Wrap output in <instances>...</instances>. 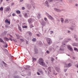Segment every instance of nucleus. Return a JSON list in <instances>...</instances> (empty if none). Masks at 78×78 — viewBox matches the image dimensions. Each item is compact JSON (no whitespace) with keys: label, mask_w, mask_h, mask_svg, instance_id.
Returning a JSON list of instances; mask_svg holds the SVG:
<instances>
[{"label":"nucleus","mask_w":78,"mask_h":78,"mask_svg":"<svg viewBox=\"0 0 78 78\" xmlns=\"http://www.w3.org/2000/svg\"><path fill=\"white\" fill-rule=\"evenodd\" d=\"M66 45V44H62V45Z\"/></svg>","instance_id":"nucleus-60"},{"label":"nucleus","mask_w":78,"mask_h":78,"mask_svg":"<svg viewBox=\"0 0 78 78\" xmlns=\"http://www.w3.org/2000/svg\"><path fill=\"white\" fill-rule=\"evenodd\" d=\"M3 8L2 7H1L0 8V11H3Z\"/></svg>","instance_id":"nucleus-18"},{"label":"nucleus","mask_w":78,"mask_h":78,"mask_svg":"<svg viewBox=\"0 0 78 78\" xmlns=\"http://www.w3.org/2000/svg\"><path fill=\"white\" fill-rule=\"evenodd\" d=\"M16 12L17 14H20V11L19 10H17L16 11Z\"/></svg>","instance_id":"nucleus-15"},{"label":"nucleus","mask_w":78,"mask_h":78,"mask_svg":"<svg viewBox=\"0 0 78 78\" xmlns=\"http://www.w3.org/2000/svg\"><path fill=\"white\" fill-rule=\"evenodd\" d=\"M16 14H15V13H13L12 14V16H16Z\"/></svg>","instance_id":"nucleus-26"},{"label":"nucleus","mask_w":78,"mask_h":78,"mask_svg":"<svg viewBox=\"0 0 78 78\" xmlns=\"http://www.w3.org/2000/svg\"><path fill=\"white\" fill-rule=\"evenodd\" d=\"M46 52L47 53H50V52H49V51H46Z\"/></svg>","instance_id":"nucleus-38"},{"label":"nucleus","mask_w":78,"mask_h":78,"mask_svg":"<svg viewBox=\"0 0 78 78\" xmlns=\"http://www.w3.org/2000/svg\"><path fill=\"white\" fill-rule=\"evenodd\" d=\"M51 33H53V31H51Z\"/></svg>","instance_id":"nucleus-50"},{"label":"nucleus","mask_w":78,"mask_h":78,"mask_svg":"<svg viewBox=\"0 0 78 78\" xmlns=\"http://www.w3.org/2000/svg\"><path fill=\"white\" fill-rule=\"evenodd\" d=\"M24 16L25 17H28L30 16V15H29V13H25L24 14Z\"/></svg>","instance_id":"nucleus-4"},{"label":"nucleus","mask_w":78,"mask_h":78,"mask_svg":"<svg viewBox=\"0 0 78 78\" xmlns=\"http://www.w3.org/2000/svg\"><path fill=\"white\" fill-rule=\"evenodd\" d=\"M39 63L40 65L41 66H44L45 65V63H44V60L42 58H40L39 59Z\"/></svg>","instance_id":"nucleus-1"},{"label":"nucleus","mask_w":78,"mask_h":78,"mask_svg":"<svg viewBox=\"0 0 78 78\" xmlns=\"http://www.w3.org/2000/svg\"><path fill=\"white\" fill-rule=\"evenodd\" d=\"M47 41L48 44H51V39L50 38H47Z\"/></svg>","instance_id":"nucleus-2"},{"label":"nucleus","mask_w":78,"mask_h":78,"mask_svg":"<svg viewBox=\"0 0 78 78\" xmlns=\"http://www.w3.org/2000/svg\"><path fill=\"white\" fill-rule=\"evenodd\" d=\"M61 21L62 23H63V22H64V19L62 18H61Z\"/></svg>","instance_id":"nucleus-17"},{"label":"nucleus","mask_w":78,"mask_h":78,"mask_svg":"<svg viewBox=\"0 0 78 78\" xmlns=\"http://www.w3.org/2000/svg\"><path fill=\"white\" fill-rule=\"evenodd\" d=\"M48 70H49L50 72H51V69H50V67H48Z\"/></svg>","instance_id":"nucleus-30"},{"label":"nucleus","mask_w":78,"mask_h":78,"mask_svg":"<svg viewBox=\"0 0 78 78\" xmlns=\"http://www.w3.org/2000/svg\"><path fill=\"white\" fill-rule=\"evenodd\" d=\"M76 67L77 68H78V65H76Z\"/></svg>","instance_id":"nucleus-43"},{"label":"nucleus","mask_w":78,"mask_h":78,"mask_svg":"<svg viewBox=\"0 0 78 78\" xmlns=\"http://www.w3.org/2000/svg\"><path fill=\"white\" fill-rule=\"evenodd\" d=\"M5 27H6V28H7V27H8V26H5Z\"/></svg>","instance_id":"nucleus-56"},{"label":"nucleus","mask_w":78,"mask_h":78,"mask_svg":"<svg viewBox=\"0 0 78 78\" xmlns=\"http://www.w3.org/2000/svg\"><path fill=\"white\" fill-rule=\"evenodd\" d=\"M22 9H23V10L25 9V7H22Z\"/></svg>","instance_id":"nucleus-40"},{"label":"nucleus","mask_w":78,"mask_h":78,"mask_svg":"<svg viewBox=\"0 0 78 78\" xmlns=\"http://www.w3.org/2000/svg\"><path fill=\"white\" fill-rule=\"evenodd\" d=\"M71 30H73V29L72 28V29H71Z\"/></svg>","instance_id":"nucleus-59"},{"label":"nucleus","mask_w":78,"mask_h":78,"mask_svg":"<svg viewBox=\"0 0 78 78\" xmlns=\"http://www.w3.org/2000/svg\"><path fill=\"white\" fill-rule=\"evenodd\" d=\"M51 61H54V58H51Z\"/></svg>","instance_id":"nucleus-29"},{"label":"nucleus","mask_w":78,"mask_h":78,"mask_svg":"<svg viewBox=\"0 0 78 78\" xmlns=\"http://www.w3.org/2000/svg\"><path fill=\"white\" fill-rule=\"evenodd\" d=\"M0 42H2V43H3V44H5V43L4 41H3V40L1 38H0Z\"/></svg>","instance_id":"nucleus-10"},{"label":"nucleus","mask_w":78,"mask_h":78,"mask_svg":"<svg viewBox=\"0 0 78 78\" xmlns=\"http://www.w3.org/2000/svg\"><path fill=\"white\" fill-rule=\"evenodd\" d=\"M23 28H27V26H25L23 27Z\"/></svg>","instance_id":"nucleus-20"},{"label":"nucleus","mask_w":78,"mask_h":78,"mask_svg":"<svg viewBox=\"0 0 78 78\" xmlns=\"http://www.w3.org/2000/svg\"><path fill=\"white\" fill-rule=\"evenodd\" d=\"M37 75H40V73H39V72H37Z\"/></svg>","instance_id":"nucleus-41"},{"label":"nucleus","mask_w":78,"mask_h":78,"mask_svg":"<svg viewBox=\"0 0 78 78\" xmlns=\"http://www.w3.org/2000/svg\"><path fill=\"white\" fill-rule=\"evenodd\" d=\"M36 35L38 36V37H39V36H40V35H39V34H37Z\"/></svg>","instance_id":"nucleus-37"},{"label":"nucleus","mask_w":78,"mask_h":78,"mask_svg":"<svg viewBox=\"0 0 78 78\" xmlns=\"http://www.w3.org/2000/svg\"><path fill=\"white\" fill-rule=\"evenodd\" d=\"M15 42H17V41L16 40H13Z\"/></svg>","instance_id":"nucleus-44"},{"label":"nucleus","mask_w":78,"mask_h":78,"mask_svg":"<svg viewBox=\"0 0 78 78\" xmlns=\"http://www.w3.org/2000/svg\"><path fill=\"white\" fill-rule=\"evenodd\" d=\"M54 9L56 11H57V12H61V10H59V9H58L57 8H55Z\"/></svg>","instance_id":"nucleus-9"},{"label":"nucleus","mask_w":78,"mask_h":78,"mask_svg":"<svg viewBox=\"0 0 78 78\" xmlns=\"http://www.w3.org/2000/svg\"><path fill=\"white\" fill-rule=\"evenodd\" d=\"M58 2H62V0H58Z\"/></svg>","instance_id":"nucleus-46"},{"label":"nucleus","mask_w":78,"mask_h":78,"mask_svg":"<svg viewBox=\"0 0 78 78\" xmlns=\"http://www.w3.org/2000/svg\"><path fill=\"white\" fill-rule=\"evenodd\" d=\"M36 39L35 38H34L32 40L33 42H36Z\"/></svg>","instance_id":"nucleus-12"},{"label":"nucleus","mask_w":78,"mask_h":78,"mask_svg":"<svg viewBox=\"0 0 78 78\" xmlns=\"http://www.w3.org/2000/svg\"><path fill=\"white\" fill-rule=\"evenodd\" d=\"M32 59L33 61H36V58H34V57L32 58Z\"/></svg>","instance_id":"nucleus-14"},{"label":"nucleus","mask_w":78,"mask_h":78,"mask_svg":"<svg viewBox=\"0 0 78 78\" xmlns=\"http://www.w3.org/2000/svg\"><path fill=\"white\" fill-rule=\"evenodd\" d=\"M23 0H20V2H23Z\"/></svg>","instance_id":"nucleus-47"},{"label":"nucleus","mask_w":78,"mask_h":78,"mask_svg":"<svg viewBox=\"0 0 78 78\" xmlns=\"http://www.w3.org/2000/svg\"><path fill=\"white\" fill-rule=\"evenodd\" d=\"M57 57H56V59H57Z\"/></svg>","instance_id":"nucleus-63"},{"label":"nucleus","mask_w":78,"mask_h":78,"mask_svg":"<svg viewBox=\"0 0 78 78\" xmlns=\"http://www.w3.org/2000/svg\"><path fill=\"white\" fill-rule=\"evenodd\" d=\"M67 71V69H65L64 70V72H66Z\"/></svg>","instance_id":"nucleus-48"},{"label":"nucleus","mask_w":78,"mask_h":78,"mask_svg":"<svg viewBox=\"0 0 78 78\" xmlns=\"http://www.w3.org/2000/svg\"><path fill=\"white\" fill-rule=\"evenodd\" d=\"M73 46H76V44H73Z\"/></svg>","instance_id":"nucleus-34"},{"label":"nucleus","mask_w":78,"mask_h":78,"mask_svg":"<svg viewBox=\"0 0 78 78\" xmlns=\"http://www.w3.org/2000/svg\"><path fill=\"white\" fill-rule=\"evenodd\" d=\"M74 50L78 51V49L76 48H74Z\"/></svg>","instance_id":"nucleus-22"},{"label":"nucleus","mask_w":78,"mask_h":78,"mask_svg":"<svg viewBox=\"0 0 78 78\" xmlns=\"http://www.w3.org/2000/svg\"><path fill=\"white\" fill-rule=\"evenodd\" d=\"M3 0H0V4H1L2 3V2H3Z\"/></svg>","instance_id":"nucleus-27"},{"label":"nucleus","mask_w":78,"mask_h":78,"mask_svg":"<svg viewBox=\"0 0 78 78\" xmlns=\"http://www.w3.org/2000/svg\"><path fill=\"white\" fill-rule=\"evenodd\" d=\"M70 31H69V30H68V33H70Z\"/></svg>","instance_id":"nucleus-54"},{"label":"nucleus","mask_w":78,"mask_h":78,"mask_svg":"<svg viewBox=\"0 0 78 78\" xmlns=\"http://www.w3.org/2000/svg\"><path fill=\"white\" fill-rule=\"evenodd\" d=\"M76 36H75L74 37V38H76Z\"/></svg>","instance_id":"nucleus-52"},{"label":"nucleus","mask_w":78,"mask_h":78,"mask_svg":"<svg viewBox=\"0 0 78 78\" xmlns=\"http://www.w3.org/2000/svg\"><path fill=\"white\" fill-rule=\"evenodd\" d=\"M10 0H6V1H7V2H8V1H9Z\"/></svg>","instance_id":"nucleus-53"},{"label":"nucleus","mask_w":78,"mask_h":78,"mask_svg":"<svg viewBox=\"0 0 78 78\" xmlns=\"http://www.w3.org/2000/svg\"><path fill=\"white\" fill-rule=\"evenodd\" d=\"M72 66V64H71V63H68L67 65L66 64H65V66L66 67H71Z\"/></svg>","instance_id":"nucleus-3"},{"label":"nucleus","mask_w":78,"mask_h":78,"mask_svg":"<svg viewBox=\"0 0 78 78\" xmlns=\"http://www.w3.org/2000/svg\"><path fill=\"white\" fill-rule=\"evenodd\" d=\"M19 17H22V15H19Z\"/></svg>","instance_id":"nucleus-45"},{"label":"nucleus","mask_w":78,"mask_h":78,"mask_svg":"<svg viewBox=\"0 0 78 78\" xmlns=\"http://www.w3.org/2000/svg\"><path fill=\"white\" fill-rule=\"evenodd\" d=\"M44 19L45 21H46L47 20V19L46 18H44Z\"/></svg>","instance_id":"nucleus-32"},{"label":"nucleus","mask_w":78,"mask_h":78,"mask_svg":"<svg viewBox=\"0 0 78 78\" xmlns=\"http://www.w3.org/2000/svg\"><path fill=\"white\" fill-rule=\"evenodd\" d=\"M18 28L19 30H20V31H22V29H21V27H20V26H19V25H18Z\"/></svg>","instance_id":"nucleus-11"},{"label":"nucleus","mask_w":78,"mask_h":78,"mask_svg":"<svg viewBox=\"0 0 78 78\" xmlns=\"http://www.w3.org/2000/svg\"><path fill=\"white\" fill-rule=\"evenodd\" d=\"M39 72H40V73H43V71H39Z\"/></svg>","instance_id":"nucleus-28"},{"label":"nucleus","mask_w":78,"mask_h":78,"mask_svg":"<svg viewBox=\"0 0 78 78\" xmlns=\"http://www.w3.org/2000/svg\"><path fill=\"white\" fill-rule=\"evenodd\" d=\"M29 34L30 36H31V35H32V34H31V32L29 33Z\"/></svg>","instance_id":"nucleus-31"},{"label":"nucleus","mask_w":78,"mask_h":78,"mask_svg":"<svg viewBox=\"0 0 78 78\" xmlns=\"http://www.w3.org/2000/svg\"><path fill=\"white\" fill-rule=\"evenodd\" d=\"M5 40H6V41H9V39H8V38H7V37H5Z\"/></svg>","instance_id":"nucleus-19"},{"label":"nucleus","mask_w":78,"mask_h":78,"mask_svg":"<svg viewBox=\"0 0 78 78\" xmlns=\"http://www.w3.org/2000/svg\"><path fill=\"white\" fill-rule=\"evenodd\" d=\"M14 4L13 3H12V4L11 5H14Z\"/></svg>","instance_id":"nucleus-49"},{"label":"nucleus","mask_w":78,"mask_h":78,"mask_svg":"<svg viewBox=\"0 0 78 78\" xmlns=\"http://www.w3.org/2000/svg\"><path fill=\"white\" fill-rule=\"evenodd\" d=\"M5 46H3L4 47H5V48H6V47H8V44H5Z\"/></svg>","instance_id":"nucleus-16"},{"label":"nucleus","mask_w":78,"mask_h":78,"mask_svg":"<svg viewBox=\"0 0 78 78\" xmlns=\"http://www.w3.org/2000/svg\"><path fill=\"white\" fill-rule=\"evenodd\" d=\"M20 40L21 41H22V42H23V41H24V40H23V39H20Z\"/></svg>","instance_id":"nucleus-25"},{"label":"nucleus","mask_w":78,"mask_h":78,"mask_svg":"<svg viewBox=\"0 0 78 78\" xmlns=\"http://www.w3.org/2000/svg\"><path fill=\"white\" fill-rule=\"evenodd\" d=\"M30 28H33V25L31 24V25L30 26Z\"/></svg>","instance_id":"nucleus-23"},{"label":"nucleus","mask_w":78,"mask_h":78,"mask_svg":"<svg viewBox=\"0 0 78 78\" xmlns=\"http://www.w3.org/2000/svg\"><path fill=\"white\" fill-rule=\"evenodd\" d=\"M76 41H78V40L77 39H76Z\"/></svg>","instance_id":"nucleus-51"},{"label":"nucleus","mask_w":78,"mask_h":78,"mask_svg":"<svg viewBox=\"0 0 78 78\" xmlns=\"http://www.w3.org/2000/svg\"><path fill=\"white\" fill-rule=\"evenodd\" d=\"M68 56H70V55H68Z\"/></svg>","instance_id":"nucleus-61"},{"label":"nucleus","mask_w":78,"mask_h":78,"mask_svg":"<svg viewBox=\"0 0 78 78\" xmlns=\"http://www.w3.org/2000/svg\"><path fill=\"white\" fill-rule=\"evenodd\" d=\"M48 17H49V18L50 19H51V20H55L54 18H53L50 15L48 16Z\"/></svg>","instance_id":"nucleus-6"},{"label":"nucleus","mask_w":78,"mask_h":78,"mask_svg":"<svg viewBox=\"0 0 78 78\" xmlns=\"http://www.w3.org/2000/svg\"><path fill=\"white\" fill-rule=\"evenodd\" d=\"M54 0V1H56V0Z\"/></svg>","instance_id":"nucleus-62"},{"label":"nucleus","mask_w":78,"mask_h":78,"mask_svg":"<svg viewBox=\"0 0 78 78\" xmlns=\"http://www.w3.org/2000/svg\"><path fill=\"white\" fill-rule=\"evenodd\" d=\"M48 1L49 2H51L53 1V0H48Z\"/></svg>","instance_id":"nucleus-33"},{"label":"nucleus","mask_w":78,"mask_h":78,"mask_svg":"<svg viewBox=\"0 0 78 78\" xmlns=\"http://www.w3.org/2000/svg\"><path fill=\"white\" fill-rule=\"evenodd\" d=\"M73 59H75V57H73Z\"/></svg>","instance_id":"nucleus-55"},{"label":"nucleus","mask_w":78,"mask_h":78,"mask_svg":"<svg viewBox=\"0 0 78 78\" xmlns=\"http://www.w3.org/2000/svg\"><path fill=\"white\" fill-rule=\"evenodd\" d=\"M28 22L29 23H30L31 22V19H30L28 20Z\"/></svg>","instance_id":"nucleus-13"},{"label":"nucleus","mask_w":78,"mask_h":78,"mask_svg":"<svg viewBox=\"0 0 78 78\" xmlns=\"http://www.w3.org/2000/svg\"><path fill=\"white\" fill-rule=\"evenodd\" d=\"M5 22L6 23H9V24H10V23H11V22H10V21H8V20L6 19V20H5Z\"/></svg>","instance_id":"nucleus-7"},{"label":"nucleus","mask_w":78,"mask_h":78,"mask_svg":"<svg viewBox=\"0 0 78 78\" xmlns=\"http://www.w3.org/2000/svg\"><path fill=\"white\" fill-rule=\"evenodd\" d=\"M67 48L68 49H69L70 50H71V51L73 50V49H72V47H71V46H68L67 47Z\"/></svg>","instance_id":"nucleus-8"},{"label":"nucleus","mask_w":78,"mask_h":78,"mask_svg":"<svg viewBox=\"0 0 78 78\" xmlns=\"http://www.w3.org/2000/svg\"><path fill=\"white\" fill-rule=\"evenodd\" d=\"M45 3H46V4L47 5H48V1H46L45 2Z\"/></svg>","instance_id":"nucleus-36"},{"label":"nucleus","mask_w":78,"mask_h":78,"mask_svg":"<svg viewBox=\"0 0 78 78\" xmlns=\"http://www.w3.org/2000/svg\"><path fill=\"white\" fill-rule=\"evenodd\" d=\"M9 40L11 41H12V38H9Z\"/></svg>","instance_id":"nucleus-35"},{"label":"nucleus","mask_w":78,"mask_h":78,"mask_svg":"<svg viewBox=\"0 0 78 78\" xmlns=\"http://www.w3.org/2000/svg\"><path fill=\"white\" fill-rule=\"evenodd\" d=\"M71 24L72 25H74V24L73 23H72Z\"/></svg>","instance_id":"nucleus-58"},{"label":"nucleus","mask_w":78,"mask_h":78,"mask_svg":"<svg viewBox=\"0 0 78 78\" xmlns=\"http://www.w3.org/2000/svg\"><path fill=\"white\" fill-rule=\"evenodd\" d=\"M58 68H56V70L57 71V72H58V71H59V69H58Z\"/></svg>","instance_id":"nucleus-24"},{"label":"nucleus","mask_w":78,"mask_h":78,"mask_svg":"<svg viewBox=\"0 0 78 78\" xmlns=\"http://www.w3.org/2000/svg\"><path fill=\"white\" fill-rule=\"evenodd\" d=\"M3 64H5V65H6V63H5V62H4L3 61Z\"/></svg>","instance_id":"nucleus-42"},{"label":"nucleus","mask_w":78,"mask_h":78,"mask_svg":"<svg viewBox=\"0 0 78 78\" xmlns=\"http://www.w3.org/2000/svg\"><path fill=\"white\" fill-rule=\"evenodd\" d=\"M60 50H61V51H63L64 50L63 49H61V48L60 49Z\"/></svg>","instance_id":"nucleus-39"},{"label":"nucleus","mask_w":78,"mask_h":78,"mask_svg":"<svg viewBox=\"0 0 78 78\" xmlns=\"http://www.w3.org/2000/svg\"><path fill=\"white\" fill-rule=\"evenodd\" d=\"M69 41L70 40V39H69Z\"/></svg>","instance_id":"nucleus-64"},{"label":"nucleus","mask_w":78,"mask_h":78,"mask_svg":"<svg viewBox=\"0 0 78 78\" xmlns=\"http://www.w3.org/2000/svg\"><path fill=\"white\" fill-rule=\"evenodd\" d=\"M10 10H11V8L9 7H7L5 8V11H9Z\"/></svg>","instance_id":"nucleus-5"},{"label":"nucleus","mask_w":78,"mask_h":78,"mask_svg":"<svg viewBox=\"0 0 78 78\" xmlns=\"http://www.w3.org/2000/svg\"><path fill=\"white\" fill-rule=\"evenodd\" d=\"M65 23H69V22H68V20H66L65 21Z\"/></svg>","instance_id":"nucleus-21"},{"label":"nucleus","mask_w":78,"mask_h":78,"mask_svg":"<svg viewBox=\"0 0 78 78\" xmlns=\"http://www.w3.org/2000/svg\"><path fill=\"white\" fill-rule=\"evenodd\" d=\"M76 6H78V4H76Z\"/></svg>","instance_id":"nucleus-57"}]
</instances>
